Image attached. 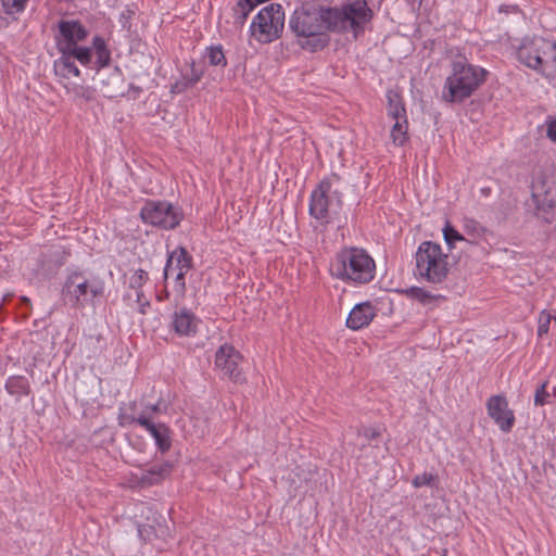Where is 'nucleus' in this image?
Wrapping results in <instances>:
<instances>
[{
	"label": "nucleus",
	"instance_id": "f257e3e1",
	"mask_svg": "<svg viewBox=\"0 0 556 556\" xmlns=\"http://www.w3.org/2000/svg\"><path fill=\"white\" fill-rule=\"evenodd\" d=\"M337 16V9L303 4L294 10L289 26L303 49L317 51L328 45L326 33L336 27Z\"/></svg>",
	"mask_w": 556,
	"mask_h": 556
},
{
	"label": "nucleus",
	"instance_id": "f03ea898",
	"mask_svg": "<svg viewBox=\"0 0 556 556\" xmlns=\"http://www.w3.org/2000/svg\"><path fill=\"white\" fill-rule=\"evenodd\" d=\"M332 276L358 285L370 282L375 277L376 264L363 249L341 250L330 265Z\"/></svg>",
	"mask_w": 556,
	"mask_h": 556
},
{
	"label": "nucleus",
	"instance_id": "7ed1b4c3",
	"mask_svg": "<svg viewBox=\"0 0 556 556\" xmlns=\"http://www.w3.org/2000/svg\"><path fill=\"white\" fill-rule=\"evenodd\" d=\"M486 74L484 68L467 61L453 62L452 72L444 84L443 99L446 102L464 101L483 84Z\"/></svg>",
	"mask_w": 556,
	"mask_h": 556
},
{
	"label": "nucleus",
	"instance_id": "20e7f679",
	"mask_svg": "<svg viewBox=\"0 0 556 556\" xmlns=\"http://www.w3.org/2000/svg\"><path fill=\"white\" fill-rule=\"evenodd\" d=\"M105 292V283L98 277H88L83 271L71 273L62 287L64 304L83 309L88 304H93L96 299L102 298Z\"/></svg>",
	"mask_w": 556,
	"mask_h": 556
},
{
	"label": "nucleus",
	"instance_id": "39448f33",
	"mask_svg": "<svg viewBox=\"0 0 556 556\" xmlns=\"http://www.w3.org/2000/svg\"><path fill=\"white\" fill-rule=\"evenodd\" d=\"M415 276L429 283H441L450 271L448 255L440 244L424 241L415 253Z\"/></svg>",
	"mask_w": 556,
	"mask_h": 556
},
{
	"label": "nucleus",
	"instance_id": "423d86ee",
	"mask_svg": "<svg viewBox=\"0 0 556 556\" xmlns=\"http://www.w3.org/2000/svg\"><path fill=\"white\" fill-rule=\"evenodd\" d=\"M59 31L55 35L59 52L76 53V60L87 65L91 61L92 49L80 47L79 42L88 36L87 29L75 20H62L58 23Z\"/></svg>",
	"mask_w": 556,
	"mask_h": 556
},
{
	"label": "nucleus",
	"instance_id": "0eeeda50",
	"mask_svg": "<svg viewBox=\"0 0 556 556\" xmlns=\"http://www.w3.org/2000/svg\"><path fill=\"white\" fill-rule=\"evenodd\" d=\"M517 58L526 66L545 73L556 62V42L542 37L526 39L517 50Z\"/></svg>",
	"mask_w": 556,
	"mask_h": 556
},
{
	"label": "nucleus",
	"instance_id": "6e6552de",
	"mask_svg": "<svg viewBox=\"0 0 556 556\" xmlns=\"http://www.w3.org/2000/svg\"><path fill=\"white\" fill-rule=\"evenodd\" d=\"M336 176L323 179L313 190L309 201V214L321 222H328L331 215L338 214L341 204V192L334 188Z\"/></svg>",
	"mask_w": 556,
	"mask_h": 556
},
{
	"label": "nucleus",
	"instance_id": "1a4fd4ad",
	"mask_svg": "<svg viewBox=\"0 0 556 556\" xmlns=\"http://www.w3.org/2000/svg\"><path fill=\"white\" fill-rule=\"evenodd\" d=\"M285 25V13L281 5L269 4L263 8L251 25L252 35L260 42H271L279 37Z\"/></svg>",
	"mask_w": 556,
	"mask_h": 556
},
{
	"label": "nucleus",
	"instance_id": "9d476101",
	"mask_svg": "<svg viewBox=\"0 0 556 556\" xmlns=\"http://www.w3.org/2000/svg\"><path fill=\"white\" fill-rule=\"evenodd\" d=\"M337 13L336 24L339 21L348 23L357 34L372 20L374 5L371 0H346L340 10L337 9Z\"/></svg>",
	"mask_w": 556,
	"mask_h": 556
},
{
	"label": "nucleus",
	"instance_id": "9b49d317",
	"mask_svg": "<svg viewBox=\"0 0 556 556\" xmlns=\"http://www.w3.org/2000/svg\"><path fill=\"white\" fill-rule=\"evenodd\" d=\"M140 216L144 223L165 229L175 228L181 219L180 214L166 202H148L141 208Z\"/></svg>",
	"mask_w": 556,
	"mask_h": 556
},
{
	"label": "nucleus",
	"instance_id": "f8f14e48",
	"mask_svg": "<svg viewBox=\"0 0 556 556\" xmlns=\"http://www.w3.org/2000/svg\"><path fill=\"white\" fill-rule=\"evenodd\" d=\"M192 258L184 248L174 250L166 262L164 268L165 279L173 277L175 286L179 293L185 292V276L191 269Z\"/></svg>",
	"mask_w": 556,
	"mask_h": 556
},
{
	"label": "nucleus",
	"instance_id": "ddd939ff",
	"mask_svg": "<svg viewBox=\"0 0 556 556\" xmlns=\"http://www.w3.org/2000/svg\"><path fill=\"white\" fill-rule=\"evenodd\" d=\"M532 200L538 210H547L556 205V172L543 174L534 180Z\"/></svg>",
	"mask_w": 556,
	"mask_h": 556
},
{
	"label": "nucleus",
	"instance_id": "4468645a",
	"mask_svg": "<svg viewBox=\"0 0 556 556\" xmlns=\"http://www.w3.org/2000/svg\"><path fill=\"white\" fill-rule=\"evenodd\" d=\"M489 416L503 432H510L515 424V415L508 408V403L503 395H492L486 402Z\"/></svg>",
	"mask_w": 556,
	"mask_h": 556
},
{
	"label": "nucleus",
	"instance_id": "2eb2a0df",
	"mask_svg": "<svg viewBox=\"0 0 556 556\" xmlns=\"http://www.w3.org/2000/svg\"><path fill=\"white\" fill-rule=\"evenodd\" d=\"M242 361V355L239 350H217L215 355V365L220 369L225 377H228L235 382L243 380L239 363Z\"/></svg>",
	"mask_w": 556,
	"mask_h": 556
},
{
	"label": "nucleus",
	"instance_id": "dca6fc26",
	"mask_svg": "<svg viewBox=\"0 0 556 556\" xmlns=\"http://www.w3.org/2000/svg\"><path fill=\"white\" fill-rule=\"evenodd\" d=\"M138 425L152 435L161 453L169 451L172 446L170 430L165 424L154 422L150 415L140 414Z\"/></svg>",
	"mask_w": 556,
	"mask_h": 556
},
{
	"label": "nucleus",
	"instance_id": "f3484780",
	"mask_svg": "<svg viewBox=\"0 0 556 556\" xmlns=\"http://www.w3.org/2000/svg\"><path fill=\"white\" fill-rule=\"evenodd\" d=\"M100 90L106 98H116L124 94L125 84L122 72L114 68H106L99 73Z\"/></svg>",
	"mask_w": 556,
	"mask_h": 556
},
{
	"label": "nucleus",
	"instance_id": "a211bd4d",
	"mask_svg": "<svg viewBox=\"0 0 556 556\" xmlns=\"http://www.w3.org/2000/svg\"><path fill=\"white\" fill-rule=\"evenodd\" d=\"M376 315L375 307L369 302L355 305L346 318V326L353 330L361 329L369 325Z\"/></svg>",
	"mask_w": 556,
	"mask_h": 556
},
{
	"label": "nucleus",
	"instance_id": "6ab92c4d",
	"mask_svg": "<svg viewBox=\"0 0 556 556\" xmlns=\"http://www.w3.org/2000/svg\"><path fill=\"white\" fill-rule=\"evenodd\" d=\"M173 327L179 336H192L198 328V318L190 311L181 308L174 315Z\"/></svg>",
	"mask_w": 556,
	"mask_h": 556
},
{
	"label": "nucleus",
	"instance_id": "aec40b11",
	"mask_svg": "<svg viewBox=\"0 0 556 556\" xmlns=\"http://www.w3.org/2000/svg\"><path fill=\"white\" fill-rule=\"evenodd\" d=\"M172 464L169 462L160 465H153L147 470H142L138 477V482L142 486L154 485L169 476L172 471Z\"/></svg>",
	"mask_w": 556,
	"mask_h": 556
},
{
	"label": "nucleus",
	"instance_id": "412c9836",
	"mask_svg": "<svg viewBox=\"0 0 556 556\" xmlns=\"http://www.w3.org/2000/svg\"><path fill=\"white\" fill-rule=\"evenodd\" d=\"M61 56L54 61L53 68L56 76L61 78L78 77L79 68L73 60H76V53L60 52Z\"/></svg>",
	"mask_w": 556,
	"mask_h": 556
},
{
	"label": "nucleus",
	"instance_id": "4be33fe9",
	"mask_svg": "<svg viewBox=\"0 0 556 556\" xmlns=\"http://www.w3.org/2000/svg\"><path fill=\"white\" fill-rule=\"evenodd\" d=\"M388 98V115L394 119H407L406 110L404 108L402 98L394 91H389Z\"/></svg>",
	"mask_w": 556,
	"mask_h": 556
},
{
	"label": "nucleus",
	"instance_id": "5701e85b",
	"mask_svg": "<svg viewBox=\"0 0 556 556\" xmlns=\"http://www.w3.org/2000/svg\"><path fill=\"white\" fill-rule=\"evenodd\" d=\"M408 123L407 119L394 121L391 128V139L395 146L402 147L408 139L407 137Z\"/></svg>",
	"mask_w": 556,
	"mask_h": 556
},
{
	"label": "nucleus",
	"instance_id": "b1692460",
	"mask_svg": "<svg viewBox=\"0 0 556 556\" xmlns=\"http://www.w3.org/2000/svg\"><path fill=\"white\" fill-rule=\"evenodd\" d=\"M93 49L97 55V63L100 67H105L110 60H111V53L106 49V45L103 38L101 37H94L93 38Z\"/></svg>",
	"mask_w": 556,
	"mask_h": 556
},
{
	"label": "nucleus",
	"instance_id": "393cba45",
	"mask_svg": "<svg viewBox=\"0 0 556 556\" xmlns=\"http://www.w3.org/2000/svg\"><path fill=\"white\" fill-rule=\"evenodd\" d=\"M9 393L15 395H27L29 392V386L23 377H11L5 384Z\"/></svg>",
	"mask_w": 556,
	"mask_h": 556
},
{
	"label": "nucleus",
	"instance_id": "a878e982",
	"mask_svg": "<svg viewBox=\"0 0 556 556\" xmlns=\"http://www.w3.org/2000/svg\"><path fill=\"white\" fill-rule=\"evenodd\" d=\"M206 58L208 59V63L213 66H227V59L220 45L208 47L206 49Z\"/></svg>",
	"mask_w": 556,
	"mask_h": 556
},
{
	"label": "nucleus",
	"instance_id": "bb28decb",
	"mask_svg": "<svg viewBox=\"0 0 556 556\" xmlns=\"http://www.w3.org/2000/svg\"><path fill=\"white\" fill-rule=\"evenodd\" d=\"M265 0H239L237 7L233 9L236 18L239 23H243L248 14L253 10V8L264 2Z\"/></svg>",
	"mask_w": 556,
	"mask_h": 556
},
{
	"label": "nucleus",
	"instance_id": "cd10ccee",
	"mask_svg": "<svg viewBox=\"0 0 556 556\" xmlns=\"http://www.w3.org/2000/svg\"><path fill=\"white\" fill-rule=\"evenodd\" d=\"M552 321L556 324V317L551 312L542 311L540 313L538 320V336L540 339L548 332Z\"/></svg>",
	"mask_w": 556,
	"mask_h": 556
},
{
	"label": "nucleus",
	"instance_id": "c85d7f7f",
	"mask_svg": "<svg viewBox=\"0 0 556 556\" xmlns=\"http://www.w3.org/2000/svg\"><path fill=\"white\" fill-rule=\"evenodd\" d=\"M28 0H2V7L7 14H16L24 11Z\"/></svg>",
	"mask_w": 556,
	"mask_h": 556
},
{
	"label": "nucleus",
	"instance_id": "c756f323",
	"mask_svg": "<svg viewBox=\"0 0 556 556\" xmlns=\"http://www.w3.org/2000/svg\"><path fill=\"white\" fill-rule=\"evenodd\" d=\"M547 382H543L539 388H536L534 393V405L535 406H544L549 403L551 394L546 390Z\"/></svg>",
	"mask_w": 556,
	"mask_h": 556
},
{
	"label": "nucleus",
	"instance_id": "7c9ffc66",
	"mask_svg": "<svg viewBox=\"0 0 556 556\" xmlns=\"http://www.w3.org/2000/svg\"><path fill=\"white\" fill-rule=\"evenodd\" d=\"M137 8L135 5L126 7L119 15V23L123 28L129 29L131 26V20L136 14Z\"/></svg>",
	"mask_w": 556,
	"mask_h": 556
},
{
	"label": "nucleus",
	"instance_id": "2f4dec72",
	"mask_svg": "<svg viewBox=\"0 0 556 556\" xmlns=\"http://www.w3.org/2000/svg\"><path fill=\"white\" fill-rule=\"evenodd\" d=\"M443 236L446 243L451 247L453 245L454 241L464 240V237L448 223H446L445 227L443 228Z\"/></svg>",
	"mask_w": 556,
	"mask_h": 556
},
{
	"label": "nucleus",
	"instance_id": "473e14b6",
	"mask_svg": "<svg viewBox=\"0 0 556 556\" xmlns=\"http://www.w3.org/2000/svg\"><path fill=\"white\" fill-rule=\"evenodd\" d=\"M435 479H437V477L433 476L432 473L425 472L422 475L416 476L413 479L412 483L415 488H421L425 485L431 486Z\"/></svg>",
	"mask_w": 556,
	"mask_h": 556
},
{
	"label": "nucleus",
	"instance_id": "72a5a7b5",
	"mask_svg": "<svg viewBox=\"0 0 556 556\" xmlns=\"http://www.w3.org/2000/svg\"><path fill=\"white\" fill-rule=\"evenodd\" d=\"M408 296L412 299L419 300L420 302H426L431 299L429 292L419 287H413L405 291Z\"/></svg>",
	"mask_w": 556,
	"mask_h": 556
},
{
	"label": "nucleus",
	"instance_id": "f704fd0d",
	"mask_svg": "<svg viewBox=\"0 0 556 556\" xmlns=\"http://www.w3.org/2000/svg\"><path fill=\"white\" fill-rule=\"evenodd\" d=\"M73 93L85 101H91L93 99V89L87 86H75L72 89Z\"/></svg>",
	"mask_w": 556,
	"mask_h": 556
},
{
	"label": "nucleus",
	"instance_id": "c9c22d12",
	"mask_svg": "<svg viewBox=\"0 0 556 556\" xmlns=\"http://www.w3.org/2000/svg\"><path fill=\"white\" fill-rule=\"evenodd\" d=\"M147 279H148V273L144 271L143 269H138V270L135 271V274L130 278V286H131V288L138 290L139 287L144 281H147Z\"/></svg>",
	"mask_w": 556,
	"mask_h": 556
},
{
	"label": "nucleus",
	"instance_id": "e433bc0d",
	"mask_svg": "<svg viewBox=\"0 0 556 556\" xmlns=\"http://www.w3.org/2000/svg\"><path fill=\"white\" fill-rule=\"evenodd\" d=\"M464 227L466 232L472 236H479L482 231V227L480 226V224L473 219L466 218L464 220Z\"/></svg>",
	"mask_w": 556,
	"mask_h": 556
},
{
	"label": "nucleus",
	"instance_id": "4c0bfd02",
	"mask_svg": "<svg viewBox=\"0 0 556 556\" xmlns=\"http://www.w3.org/2000/svg\"><path fill=\"white\" fill-rule=\"evenodd\" d=\"M138 419H139V416L136 417L131 414H128L126 412H121L119 415H118V424L122 426V427H126V426H129V425H132V424H138Z\"/></svg>",
	"mask_w": 556,
	"mask_h": 556
},
{
	"label": "nucleus",
	"instance_id": "58836bf2",
	"mask_svg": "<svg viewBox=\"0 0 556 556\" xmlns=\"http://www.w3.org/2000/svg\"><path fill=\"white\" fill-rule=\"evenodd\" d=\"M136 296H137V302L139 304V312L141 314H146V312H147L146 308L150 306L148 299L139 290H136Z\"/></svg>",
	"mask_w": 556,
	"mask_h": 556
},
{
	"label": "nucleus",
	"instance_id": "ea45409f",
	"mask_svg": "<svg viewBox=\"0 0 556 556\" xmlns=\"http://www.w3.org/2000/svg\"><path fill=\"white\" fill-rule=\"evenodd\" d=\"M359 434H363L368 441L376 440L380 437V432L374 428H366L363 432H359Z\"/></svg>",
	"mask_w": 556,
	"mask_h": 556
},
{
	"label": "nucleus",
	"instance_id": "a19ab883",
	"mask_svg": "<svg viewBox=\"0 0 556 556\" xmlns=\"http://www.w3.org/2000/svg\"><path fill=\"white\" fill-rule=\"evenodd\" d=\"M202 75H203L202 71H197L195 68L192 67V77L189 79V81L187 84H185V87L192 86L195 83H198L201 79Z\"/></svg>",
	"mask_w": 556,
	"mask_h": 556
},
{
	"label": "nucleus",
	"instance_id": "79ce46f5",
	"mask_svg": "<svg viewBox=\"0 0 556 556\" xmlns=\"http://www.w3.org/2000/svg\"><path fill=\"white\" fill-rule=\"evenodd\" d=\"M160 412V404H154L147 406L146 409L141 414L150 415L152 417V414Z\"/></svg>",
	"mask_w": 556,
	"mask_h": 556
},
{
	"label": "nucleus",
	"instance_id": "37998d69",
	"mask_svg": "<svg viewBox=\"0 0 556 556\" xmlns=\"http://www.w3.org/2000/svg\"><path fill=\"white\" fill-rule=\"evenodd\" d=\"M138 532H139V535H140L142 539H146L144 533H146V532L148 533V530H147L144 527L139 526V528H138Z\"/></svg>",
	"mask_w": 556,
	"mask_h": 556
},
{
	"label": "nucleus",
	"instance_id": "c03bdc74",
	"mask_svg": "<svg viewBox=\"0 0 556 556\" xmlns=\"http://www.w3.org/2000/svg\"><path fill=\"white\" fill-rule=\"evenodd\" d=\"M547 135H548L549 138L554 139V140L556 139L555 135L553 134V128L552 127L548 128Z\"/></svg>",
	"mask_w": 556,
	"mask_h": 556
},
{
	"label": "nucleus",
	"instance_id": "a18cd8bd",
	"mask_svg": "<svg viewBox=\"0 0 556 556\" xmlns=\"http://www.w3.org/2000/svg\"><path fill=\"white\" fill-rule=\"evenodd\" d=\"M175 88L179 89V91L181 90L178 84L175 85Z\"/></svg>",
	"mask_w": 556,
	"mask_h": 556
}]
</instances>
